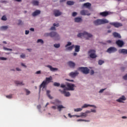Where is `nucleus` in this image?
<instances>
[{
    "label": "nucleus",
    "instance_id": "dca6fc26",
    "mask_svg": "<svg viewBox=\"0 0 127 127\" xmlns=\"http://www.w3.org/2000/svg\"><path fill=\"white\" fill-rule=\"evenodd\" d=\"M126 100H127V98H126V97H125V96H122L119 99H117V101L119 103H124V102L123 101H126Z\"/></svg>",
    "mask_w": 127,
    "mask_h": 127
},
{
    "label": "nucleus",
    "instance_id": "49530a36",
    "mask_svg": "<svg viewBox=\"0 0 127 127\" xmlns=\"http://www.w3.org/2000/svg\"><path fill=\"white\" fill-rule=\"evenodd\" d=\"M71 45H72V43L68 42L67 44L65 45V47L66 48V47H68V46H70Z\"/></svg>",
    "mask_w": 127,
    "mask_h": 127
},
{
    "label": "nucleus",
    "instance_id": "e433bc0d",
    "mask_svg": "<svg viewBox=\"0 0 127 127\" xmlns=\"http://www.w3.org/2000/svg\"><path fill=\"white\" fill-rule=\"evenodd\" d=\"M104 63H105V62L104 61L102 60H99L98 61V64L99 65H102L103 64H104Z\"/></svg>",
    "mask_w": 127,
    "mask_h": 127
},
{
    "label": "nucleus",
    "instance_id": "e2e57ef3",
    "mask_svg": "<svg viewBox=\"0 0 127 127\" xmlns=\"http://www.w3.org/2000/svg\"><path fill=\"white\" fill-rule=\"evenodd\" d=\"M94 73V70H91V72H90L91 75H93Z\"/></svg>",
    "mask_w": 127,
    "mask_h": 127
},
{
    "label": "nucleus",
    "instance_id": "13d9d810",
    "mask_svg": "<svg viewBox=\"0 0 127 127\" xmlns=\"http://www.w3.org/2000/svg\"><path fill=\"white\" fill-rule=\"evenodd\" d=\"M51 108L52 109H53V110H56V109H57V108L55 106H53Z\"/></svg>",
    "mask_w": 127,
    "mask_h": 127
},
{
    "label": "nucleus",
    "instance_id": "2f4dec72",
    "mask_svg": "<svg viewBox=\"0 0 127 127\" xmlns=\"http://www.w3.org/2000/svg\"><path fill=\"white\" fill-rule=\"evenodd\" d=\"M90 113H96V110L91 109L90 111L87 110L85 112V114H90Z\"/></svg>",
    "mask_w": 127,
    "mask_h": 127
},
{
    "label": "nucleus",
    "instance_id": "4be33fe9",
    "mask_svg": "<svg viewBox=\"0 0 127 127\" xmlns=\"http://www.w3.org/2000/svg\"><path fill=\"white\" fill-rule=\"evenodd\" d=\"M53 27H51L50 30H56V28H55V26H56V27H58V26H59V23H54L53 24Z\"/></svg>",
    "mask_w": 127,
    "mask_h": 127
},
{
    "label": "nucleus",
    "instance_id": "f8f14e48",
    "mask_svg": "<svg viewBox=\"0 0 127 127\" xmlns=\"http://www.w3.org/2000/svg\"><path fill=\"white\" fill-rule=\"evenodd\" d=\"M91 6H92V4L89 2L84 3L82 5V7L88 8V9H90V8H91Z\"/></svg>",
    "mask_w": 127,
    "mask_h": 127
},
{
    "label": "nucleus",
    "instance_id": "423d86ee",
    "mask_svg": "<svg viewBox=\"0 0 127 127\" xmlns=\"http://www.w3.org/2000/svg\"><path fill=\"white\" fill-rule=\"evenodd\" d=\"M66 86L67 88H65V89L67 90V91H74L75 90L74 87H76L74 84L69 83H67Z\"/></svg>",
    "mask_w": 127,
    "mask_h": 127
},
{
    "label": "nucleus",
    "instance_id": "7ed1b4c3",
    "mask_svg": "<svg viewBox=\"0 0 127 127\" xmlns=\"http://www.w3.org/2000/svg\"><path fill=\"white\" fill-rule=\"evenodd\" d=\"M106 23H109V20L107 19H97L96 20V25H101Z\"/></svg>",
    "mask_w": 127,
    "mask_h": 127
},
{
    "label": "nucleus",
    "instance_id": "473e14b6",
    "mask_svg": "<svg viewBox=\"0 0 127 127\" xmlns=\"http://www.w3.org/2000/svg\"><path fill=\"white\" fill-rule=\"evenodd\" d=\"M15 83L16 84V85H21V86L24 85V84H23V83L22 82H20V81H15Z\"/></svg>",
    "mask_w": 127,
    "mask_h": 127
},
{
    "label": "nucleus",
    "instance_id": "c756f323",
    "mask_svg": "<svg viewBox=\"0 0 127 127\" xmlns=\"http://www.w3.org/2000/svg\"><path fill=\"white\" fill-rule=\"evenodd\" d=\"M88 107H94V105H90V104H84L82 106V108L84 109L85 108H88Z\"/></svg>",
    "mask_w": 127,
    "mask_h": 127
},
{
    "label": "nucleus",
    "instance_id": "6e6d98bb",
    "mask_svg": "<svg viewBox=\"0 0 127 127\" xmlns=\"http://www.w3.org/2000/svg\"><path fill=\"white\" fill-rule=\"evenodd\" d=\"M21 58H25V55L24 54H22L20 55Z\"/></svg>",
    "mask_w": 127,
    "mask_h": 127
},
{
    "label": "nucleus",
    "instance_id": "603ef678",
    "mask_svg": "<svg viewBox=\"0 0 127 127\" xmlns=\"http://www.w3.org/2000/svg\"><path fill=\"white\" fill-rule=\"evenodd\" d=\"M124 80H127V74L123 76Z\"/></svg>",
    "mask_w": 127,
    "mask_h": 127
},
{
    "label": "nucleus",
    "instance_id": "0e129e2a",
    "mask_svg": "<svg viewBox=\"0 0 127 127\" xmlns=\"http://www.w3.org/2000/svg\"><path fill=\"white\" fill-rule=\"evenodd\" d=\"M107 43H112V41H111V40H108V41H107Z\"/></svg>",
    "mask_w": 127,
    "mask_h": 127
},
{
    "label": "nucleus",
    "instance_id": "f03ea898",
    "mask_svg": "<svg viewBox=\"0 0 127 127\" xmlns=\"http://www.w3.org/2000/svg\"><path fill=\"white\" fill-rule=\"evenodd\" d=\"M45 36H50V37H54L56 40H59L60 36L56 32H51V33H47L45 34Z\"/></svg>",
    "mask_w": 127,
    "mask_h": 127
},
{
    "label": "nucleus",
    "instance_id": "c85d7f7f",
    "mask_svg": "<svg viewBox=\"0 0 127 127\" xmlns=\"http://www.w3.org/2000/svg\"><path fill=\"white\" fill-rule=\"evenodd\" d=\"M52 104L53 105H59V104H61V102L58 99H56L54 102H52Z\"/></svg>",
    "mask_w": 127,
    "mask_h": 127
},
{
    "label": "nucleus",
    "instance_id": "de8ad7c7",
    "mask_svg": "<svg viewBox=\"0 0 127 127\" xmlns=\"http://www.w3.org/2000/svg\"><path fill=\"white\" fill-rule=\"evenodd\" d=\"M6 97H7V99H11V98H12V95H6Z\"/></svg>",
    "mask_w": 127,
    "mask_h": 127
},
{
    "label": "nucleus",
    "instance_id": "aec40b11",
    "mask_svg": "<svg viewBox=\"0 0 127 127\" xmlns=\"http://www.w3.org/2000/svg\"><path fill=\"white\" fill-rule=\"evenodd\" d=\"M46 67H48V68H49L52 71V72H54V71H57V70H58V68H54V67H52V66L51 65H47Z\"/></svg>",
    "mask_w": 127,
    "mask_h": 127
},
{
    "label": "nucleus",
    "instance_id": "4c0bfd02",
    "mask_svg": "<svg viewBox=\"0 0 127 127\" xmlns=\"http://www.w3.org/2000/svg\"><path fill=\"white\" fill-rule=\"evenodd\" d=\"M77 122H90V121L83 120V119H78V120H77Z\"/></svg>",
    "mask_w": 127,
    "mask_h": 127
},
{
    "label": "nucleus",
    "instance_id": "09e8293b",
    "mask_svg": "<svg viewBox=\"0 0 127 127\" xmlns=\"http://www.w3.org/2000/svg\"><path fill=\"white\" fill-rule=\"evenodd\" d=\"M21 24H22V21H21V20H19L18 25H21Z\"/></svg>",
    "mask_w": 127,
    "mask_h": 127
},
{
    "label": "nucleus",
    "instance_id": "a878e982",
    "mask_svg": "<svg viewBox=\"0 0 127 127\" xmlns=\"http://www.w3.org/2000/svg\"><path fill=\"white\" fill-rule=\"evenodd\" d=\"M50 90H47V96H48V98H49L50 100H52L53 97L50 95Z\"/></svg>",
    "mask_w": 127,
    "mask_h": 127
},
{
    "label": "nucleus",
    "instance_id": "ea45409f",
    "mask_svg": "<svg viewBox=\"0 0 127 127\" xmlns=\"http://www.w3.org/2000/svg\"><path fill=\"white\" fill-rule=\"evenodd\" d=\"M54 86H55V87H59L60 86V83L58 82H55L54 83Z\"/></svg>",
    "mask_w": 127,
    "mask_h": 127
},
{
    "label": "nucleus",
    "instance_id": "a211bd4d",
    "mask_svg": "<svg viewBox=\"0 0 127 127\" xmlns=\"http://www.w3.org/2000/svg\"><path fill=\"white\" fill-rule=\"evenodd\" d=\"M41 12L39 10H36L34 12L32 13V16H37V15H39V14H40V13Z\"/></svg>",
    "mask_w": 127,
    "mask_h": 127
},
{
    "label": "nucleus",
    "instance_id": "052dcab7",
    "mask_svg": "<svg viewBox=\"0 0 127 127\" xmlns=\"http://www.w3.org/2000/svg\"><path fill=\"white\" fill-rule=\"evenodd\" d=\"M29 33V30H26L25 31V34L27 35Z\"/></svg>",
    "mask_w": 127,
    "mask_h": 127
},
{
    "label": "nucleus",
    "instance_id": "864d4df0",
    "mask_svg": "<svg viewBox=\"0 0 127 127\" xmlns=\"http://www.w3.org/2000/svg\"><path fill=\"white\" fill-rule=\"evenodd\" d=\"M76 15H77V12H73L72 13V16L74 17V16H76Z\"/></svg>",
    "mask_w": 127,
    "mask_h": 127
},
{
    "label": "nucleus",
    "instance_id": "a18cd8bd",
    "mask_svg": "<svg viewBox=\"0 0 127 127\" xmlns=\"http://www.w3.org/2000/svg\"><path fill=\"white\" fill-rule=\"evenodd\" d=\"M7 18H6V17L5 16V15H3L2 17H1V20H4V21H5V20H7Z\"/></svg>",
    "mask_w": 127,
    "mask_h": 127
},
{
    "label": "nucleus",
    "instance_id": "39448f33",
    "mask_svg": "<svg viewBox=\"0 0 127 127\" xmlns=\"http://www.w3.org/2000/svg\"><path fill=\"white\" fill-rule=\"evenodd\" d=\"M78 70H80L83 74H89L90 72V69L88 67H80L78 68Z\"/></svg>",
    "mask_w": 127,
    "mask_h": 127
},
{
    "label": "nucleus",
    "instance_id": "774afa93",
    "mask_svg": "<svg viewBox=\"0 0 127 127\" xmlns=\"http://www.w3.org/2000/svg\"><path fill=\"white\" fill-rule=\"evenodd\" d=\"M21 66H23V67H25V68H26V65H24V64H21Z\"/></svg>",
    "mask_w": 127,
    "mask_h": 127
},
{
    "label": "nucleus",
    "instance_id": "393cba45",
    "mask_svg": "<svg viewBox=\"0 0 127 127\" xmlns=\"http://www.w3.org/2000/svg\"><path fill=\"white\" fill-rule=\"evenodd\" d=\"M119 53H123V54H127V50L125 49L120 50Z\"/></svg>",
    "mask_w": 127,
    "mask_h": 127
},
{
    "label": "nucleus",
    "instance_id": "69168bd1",
    "mask_svg": "<svg viewBox=\"0 0 127 127\" xmlns=\"http://www.w3.org/2000/svg\"><path fill=\"white\" fill-rule=\"evenodd\" d=\"M30 30H31V31H34V28H31L30 29Z\"/></svg>",
    "mask_w": 127,
    "mask_h": 127
},
{
    "label": "nucleus",
    "instance_id": "5fc2aeb1",
    "mask_svg": "<svg viewBox=\"0 0 127 127\" xmlns=\"http://www.w3.org/2000/svg\"><path fill=\"white\" fill-rule=\"evenodd\" d=\"M35 74H37L38 75H39V74H41V71L40 70H38L37 72H35Z\"/></svg>",
    "mask_w": 127,
    "mask_h": 127
},
{
    "label": "nucleus",
    "instance_id": "ddd939ff",
    "mask_svg": "<svg viewBox=\"0 0 127 127\" xmlns=\"http://www.w3.org/2000/svg\"><path fill=\"white\" fill-rule=\"evenodd\" d=\"M81 15H91V13H89V11L87 10H82L80 11Z\"/></svg>",
    "mask_w": 127,
    "mask_h": 127
},
{
    "label": "nucleus",
    "instance_id": "c03bdc74",
    "mask_svg": "<svg viewBox=\"0 0 127 127\" xmlns=\"http://www.w3.org/2000/svg\"><path fill=\"white\" fill-rule=\"evenodd\" d=\"M3 49H4V50H7V51H12V49H9V48H7L5 47H3Z\"/></svg>",
    "mask_w": 127,
    "mask_h": 127
},
{
    "label": "nucleus",
    "instance_id": "4d7b16f0",
    "mask_svg": "<svg viewBox=\"0 0 127 127\" xmlns=\"http://www.w3.org/2000/svg\"><path fill=\"white\" fill-rule=\"evenodd\" d=\"M37 108L38 110H40V109H41V105H38Z\"/></svg>",
    "mask_w": 127,
    "mask_h": 127
},
{
    "label": "nucleus",
    "instance_id": "680f3d73",
    "mask_svg": "<svg viewBox=\"0 0 127 127\" xmlns=\"http://www.w3.org/2000/svg\"><path fill=\"white\" fill-rule=\"evenodd\" d=\"M66 0H60V2H64L66 1Z\"/></svg>",
    "mask_w": 127,
    "mask_h": 127
},
{
    "label": "nucleus",
    "instance_id": "a19ab883",
    "mask_svg": "<svg viewBox=\"0 0 127 127\" xmlns=\"http://www.w3.org/2000/svg\"><path fill=\"white\" fill-rule=\"evenodd\" d=\"M80 116H81V118H82V117L86 118V117H87V114H86V113H81V115Z\"/></svg>",
    "mask_w": 127,
    "mask_h": 127
},
{
    "label": "nucleus",
    "instance_id": "6e6552de",
    "mask_svg": "<svg viewBox=\"0 0 127 127\" xmlns=\"http://www.w3.org/2000/svg\"><path fill=\"white\" fill-rule=\"evenodd\" d=\"M66 88H64L63 90L59 89V91L61 93V94H64L65 97H69L70 96V92L66 91Z\"/></svg>",
    "mask_w": 127,
    "mask_h": 127
},
{
    "label": "nucleus",
    "instance_id": "f704fd0d",
    "mask_svg": "<svg viewBox=\"0 0 127 127\" xmlns=\"http://www.w3.org/2000/svg\"><path fill=\"white\" fill-rule=\"evenodd\" d=\"M66 4H68V5H73L74 2L72 1H67Z\"/></svg>",
    "mask_w": 127,
    "mask_h": 127
},
{
    "label": "nucleus",
    "instance_id": "58836bf2",
    "mask_svg": "<svg viewBox=\"0 0 127 127\" xmlns=\"http://www.w3.org/2000/svg\"><path fill=\"white\" fill-rule=\"evenodd\" d=\"M54 46L55 48H59L60 47V44H55L54 45Z\"/></svg>",
    "mask_w": 127,
    "mask_h": 127
},
{
    "label": "nucleus",
    "instance_id": "c9c22d12",
    "mask_svg": "<svg viewBox=\"0 0 127 127\" xmlns=\"http://www.w3.org/2000/svg\"><path fill=\"white\" fill-rule=\"evenodd\" d=\"M83 110V108H76L74 109V112H81Z\"/></svg>",
    "mask_w": 127,
    "mask_h": 127
},
{
    "label": "nucleus",
    "instance_id": "72a5a7b5",
    "mask_svg": "<svg viewBox=\"0 0 127 127\" xmlns=\"http://www.w3.org/2000/svg\"><path fill=\"white\" fill-rule=\"evenodd\" d=\"M74 45H72V46L68 47L66 48V50H69L71 51V50H73V48H74Z\"/></svg>",
    "mask_w": 127,
    "mask_h": 127
},
{
    "label": "nucleus",
    "instance_id": "bb28decb",
    "mask_svg": "<svg viewBox=\"0 0 127 127\" xmlns=\"http://www.w3.org/2000/svg\"><path fill=\"white\" fill-rule=\"evenodd\" d=\"M32 3L33 4V5L37 6L39 5V1L34 0L32 1Z\"/></svg>",
    "mask_w": 127,
    "mask_h": 127
},
{
    "label": "nucleus",
    "instance_id": "20e7f679",
    "mask_svg": "<svg viewBox=\"0 0 127 127\" xmlns=\"http://www.w3.org/2000/svg\"><path fill=\"white\" fill-rule=\"evenodd\" d=\"M51 80H52V77H47L46 78V81H43L41 84L40 85V88H45V86L47 84V83H50L51 82Z\"/></svg>",
    "mask_w": 127,
    "mask_h": 127
},
{
    "label": "nucleus",
    "instance_id": "9d476101",
    "mask_svg": "<svg viewBox=\"0 0 127 127\" xmlns=\"http://www.w3.org/2000/svg\"><path fill=\"white\" fill-rule=\"evenodd\" d=\"M117 51V49L115 47H111L110 48H108L107 50V52L108 53H114Z\"/></svg>",
    "mask_w": 127,
    "mask_h": 127
},
{
    "label": "nucleus",
    "instance_id": "79ce46f5",
    "mask_svg": "<svg viewBox=\"0 0 127 127\" xmlns=\"http://www.w3.org/2000/svg\"><path fill=\"white\" fill-rule=\"evenodd\" d=\"M25 90L26 91L27 95H29V94H30V91L28 90V89H25Z\"/></svg>",
    "mask_w": 127,
    "mask_h": 127
},
{
    "label": "nucleus",
    "instance_id": "412c9836",
    "mask_svg": "<svg viewBox=\"0 0 127 127\" xmlns=\"http://www.w3.org/2000/svg\"><path fill=\"white\" fill-rule=\"evenodd\" d=\"M113 36L114 37H116V38H122V36H121V35L117 32H114L113 33Z\"/></svg>",
    "mask_w": 127,
    "mask_h": 127
},
{
    "label": "nucleus",
    "instance_id": "f3484780",
    "mask_svg": "<svg viewBox=\"0 0 127 127\" xmlns=\"http://www.w3.org/2000/svg\"><path fill=\"white\" fill-rule=\"evenodd\" d=\"M54 14L55 16H59L62 14V13L60 12L59 10H55L54 11Z\"/></svg>",
    "mask_w": 127,
    "mask_h": 127
},
{
    "label": "nucleus",
    "instance_id": "1a4fd4ad",
    "mask_svg": "<svg viewBox=\"0 0 127 127\" xmlns=\"http://www.w3.org/2000/svg\"><path fill=\"white\" fill-rule=\"evenodd\" d=\"M96 52V51L94 50H90L88 51V54H89V56L90 58H96V54H95V53Z\"/></svg>",
    "mask_w": 127,
    "mask_h": 127
},
{
    "label": "nucleus",
    "instance_id": "9b49d317",
    "mask_svg": "<svg viewBox=\"0 0 127 127\" xmlns=\"http://www.w3.org/2000/svg\"><path fill=\"white\" fill-rule=\"evenodd\" d=\"M116 43L117 45L119 46V47H123V46H124V45H125V43H124V41L121 40H118L116 41Z\"/></svg>",
    "mask_w": 127,
    "mask_h": 127
},
{
    "label": "nucleus",
    "instance_id": "3c124183",
    "mask_svg": "<svg viewBox=\"0 0 127 127\" xmlns=\"http://www.w3.org/2000/svg\"><path fill=\"white\" fill-rule=\"evenodd\" d=\"M61 88H66V85L64 84H62L61 85Z\"/></svg>",
    "mask_w": 127,
    "mask_h": 127
},
{
    "label": "nucleus",
    "instance_id": "2eb2a0df",
    "mask_svg": "<svg viewBox=\"0 0 127 127\" xmlns=\"http://www.w3.org/2000/svg\"><path fill=\"white\" fill-rule=\"evenodd\" d=\"M109 15H110V13L108 11H104L100 13V15L103 17H106V16H108Z\"/></svg>",
    "mask_w": 127,
    "mask_h": 127
},
{
    "label": "nucleus",
    "instance_id": "0eeeda50",
    "mask_svg": "<svg viewBox=\"0 0 127 127\" xmlns=\"http://www.w3.org/2000/svg\"><path fill=\"white\" fill-rule=\"evenodd\" d=\"M110 25H113L114 27H116L117 28L120 27V26H123V24L122 23H119L118 22H110Z\"/></svg>",
    "mask_w": 127,
    "mask_h": 127
},
{
    "label": "nucleus",
    "instance_id": "bf43d9fd",
    "mask_svg": "<svg viewBox=\"0 0 127 127\" xmlns=\"http://www.w3.org/2000/svg\"><path fill=\"white\" fill-rule=\"evenodd\" d=\"M104 90H106V89H101V90L99 91V93H103V92H104Z\"/></svg>",
    "mask_w": 127,
    "mask_h": 127
},
{
    "label": "nucleus",
    "instance_id": "7c9ffc66",
    "mask_svg": "<svg viewBox=\"0 0 127 127\" xmlns=\"http://www.w3.org/2000/svg\"><path fill=\"white\" fill-rule=\"evenodd\" d=\"M8 28L7 26H2L0 27V30H6Z\"/></svg>",
    "mask_w": 127,
    "mask_h": 127
},
{
    "label": "nucleus",
    "instance_id": "6ab92c4d",
    "mask_svg": "<svg viewBox=\"0 0 127 127\" xmlns=\"http://www.w3.org/2000/svg\"><path fill=\"white\" fill-rule=\"evenodd\" d=\"M67 64L68 65V66H69V67H70V68H74V67H75V66L76 65L74 64V63L72 61L68 62L67 63Z\"/></svg>",
    "mask_w": 127,
    "mask_h": 127
},
{
    "label": "nucleus",
    "instance_id": "5701e85b",
    "mask_svg": "<svg viewBox=\"0 0 127 127\" xmlns=\"http://www.w3.org/2000/svg\"><path fill=\"white\" fill-rule=\"evenodd\" d=\"M74 51L75 52H79L80 51V46L79 45H75L74 46Z\"/></svg>",
    "mask_w": 127,
    "mask_h": 127
},
{
    "label": "nucleus",
    "instance_id": "f257e3e1",
    "mask_svg": "<svg viewBox=\"0 0 127 127\" xmlns=\"http://www.w3.org/2000/svg\"><path fill=\"white\" fill-rule=\"evenodd\" d=\"M93 35L92 34L84 31L83 33H79L77 35L78 37H80V38H86V39H88V38H91Z\"/></svg>",
    "mask_w": 127,
    "mask_h": 127
},
{
    "label": "nucleus",
    "instance_id": "8fccbe9b",
    "mask_svg": "<svg viewBox=\"0 0 127 127\" xmlns=\"http://www.w3.org/2000/svg\"><path fill=\"white\" fill-rule=\"evenodd\" d=\"M7 59L6 58L0 57V60H7Z\"/></svg>",
    "mask_w": 127,
    "mask_h": 127
},
{
    "label": "nucleus",
    "instance_id": "37998d69",
    "mask_svg": "<svg viewBox=\"0 0 127 127\" xmlns=\"http://www.w3.org/2000/svg\"><path fill=\"white\" fill-rule=\"evenodd\" d=\"M37 42H38V43H41L42 44H43V43H44V42H43V41L42 40V39H38V40H37Z\"/></svg>",
    "mask_w": 127,
    "mask_h": 127
},
{
    "label": "nucleus",
    "instance_id": "cd10ccee",
    "mask_svg": "<svg viewBox=\"0 0 127 127\" xmlns=\"http://www.w3.org/2000/svg\"><path fill=\"white\" fill-rule=\"evenodd\" d=\"M82 20V18L81 17H76L74 18V21L75 22H81V21Z\"/></svg>",
    "mask_w": 127,
    "mask_h": 127
},
{
    "label": "nucleus",
    "instance_id": "338daca9",
    "mask_svg": "<svg viewBox=\"0 0 127 127\" xmlns=\"http://www.w3.org/2000/svg\"><path fill=\"white\" fill-rule=\"evenodd\" d=\"M122 71H125V67H122L121 68Z\"/></svg>",
    "mask_w": 127,
    "mask_h": 127
},
{
    "label": "nucleus",
    "instance_id": "4468645a",
    "mask_svg": "<svg viewBox=\"0 0 127 127\" xmlns=\"http://www.w3.org/2000/svg\"><path fill=\"white\" fill-rule=\"evenodd\" d=\"M77 75H79V72L78 71L76 70L75 72H71L69 73L70 77H71V78H74V77H76V76H77Z\"/></svg>",
    "mask_w": 127,
    "mask_h": 127
},
{
    "label": "nucleus",
    "instance_id": "b1692460",
    "mask_svg": "<svg viewBox=\"0 0 127 127\" xmlns=\"http://www.w3.org/2000/svg\"><path fill=\"white\" fill-rule=\"evenodd\" d=\"M57 109L59 110V112H61L62 109H65V107L63 106L62 105H60L58 106Z\"/></svg>",
    "mask_w": 127,
    "mask_h": 127
}]
</instances>
